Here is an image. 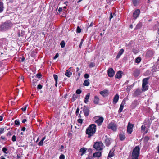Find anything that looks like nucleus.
I'll list each match as a JSON object with an SVG mask.
<instances>
[{"mask_svg": "<svg viewBox=\"0 0 159 159\" xmlns=\"http://www.w3.org/2000/svg\"><path fill=\"white\" fill-rule=\"evenodd\" d=\"M96 130V126L94 124L90 125L86 129L85 133L88 135V137L90 138L95 133Z\"/></svg>", "mask_w": 159, "mask_h": 159, "instance_id": "1", "label": "nucleus"}, {"mask_svg": "<svg viewBox=\"0 0 159 159\" xmlns=\"http://www.w3.org/2000/svg\"><path fill=\"white\" fill-rule=\"evenodd\" d=\"M13 25L12 23L9 20L2 22L0 28L1 31H6L11 28Z\"/></svg>", "mask_w": 159, "mask_h": 159, "instance_id": "2", "label": "nucleus"}, {"mask_svg": "<svg viewBox=\"0 0 159 159\" xmlns=\"http://www.w3.org/2000/svg\"><path fill=\"white\" fill-rule=\"evenodd\" d=\"M140 150V148L138 146H136L133 149L131 156L132 159H138L139 154Z\"/></svg>", "mask_w": 159, "mask_h": 159, "instance_id": "3", "label": "nucleus"}, {"mask_svg": "<svg viewBox=\"0 0 159 159\" xmlns=\"http://www.w3.org/2000/svg\"><path fill=\"white\" fill-rule=\"evenodd\" d=\"M117 128V124L114 121L111 122L108 126V129H111L114 132L116 131Z\"/></svg>", "mask_w": 159, "mask_h": 159, "instance_id": "4", "label": "nucleus"}, {"mask_svg": "<svg viewBox=\"0 0 159 159\" xmlns=\"http://www.w3.org/2000/svg\"><path fill=\"white\" fill-rule=\"evenodd\" d=\"M103 143L101 142H96L93 145V147L97 150H101L103 149Z\"/></svg>", "mask_w": 159, "mask_h": 159, "instance_id": "5", "label": "nucleus"}, {"mask_svg": "<svg viewBox=\"0 0 159 159\" xmlns=\"http://www.w3.org/2000/svg\"><path fill=\"white\" fill-rule=\"evenodd\" d=\"M93 120L95 121V122L97 124L98 126L102 125V123L104 119L102 117L100 116H96L93 118Z\"/></svg>", "mask_w": 159, "mask_h": 159, "instance_id": "6", "label": "nucleus"}, {"mask_svg": "<svg viewBox=\"0 0 159 159\" xmlns=\"http://www.w3.org/2000/svg\"><path fill=\"white\" fill-rule=\"evenodd\" d=\"M83 109L84 116L85 117L88 116L89 115L90 111L89 107L85 105L83 107Z\"/></svg>", "mask_w": 159, "mask_h": 159, "instance_id": "7", "label": "nucleus"}, {"mask_svg": "<svg viewBox=\"0 0 159 159\" xmlns=\"http://www.w3.org/2000/svg\"><path fill=\"white\" fill-rule=\"evenodd\" d=\"M152 120L151 118H146L144 120L143 124L145 125H146V127H147L148 128H149L150 127V125L152 123Z\"/></svg>", "mask_w": 159, "mask_h": 159, "instance_id": "8", "label": "nucleus"}, {"mask_svg": "<svg viewBox=\"0 0 159 159\" xmlns=\"http://www.w3.org/2000/svg\"><path fill=\"white\" fill-rule=\"evenodd\" d=\"M134 126V125L131 124L129 122L128 123L127 128V132L128 134H131Z\"/></svg>", "mask_w": 159, "mask_h": 159, "instance_id": "9", "label": "nucleus"}, {"mask_svg": "<svg viewBox=\"0 0 159 159\" xmlns=\"http://www.w3.org/2000/svg\"><path fill=\"white\" fill-rule=\"evenodd\" d=\"M115 74V71L112 68H110L108 70V75L110 77H113Z\"/></svg>", "mask_w": 159, "mask_h": 159, "instance_id": "10", "label": "nucleus"}, {"mask_svg": "<svg viewBox=\"0 0 159 159\" xmlns=\"http://www.w3.org/2000/svg\"><path fill=\"white\" fill-rule=\"evenodd\" d=\"M140 11L139 9H137L135 10L134 12L133 15V18L136 19L138 17L140 14Z\"/></svg>", "mask_w": 159, "mask_h": 159, "instance_id": "11", "label": "nucleus"}, {"mask_svg": "<svg viewBox=\"0 0 159 159\" xmlns=\"http://www.w3.org/2000/svg\"><path fill=\"white\" fill-rule=\"evenodd\" d=\"M140 74V70L139 69H134L133 70V75L135 77H138Z\"/></svg>", "mask_w": 159, "mask_h": 159, "instance_id": "12", "label": "nucleus"}, {"mask_svg": "<svg viewBox=\"0 0 159 159\" xmlns=\"http://www.w3.org/2000/svg\"><path fill=\"white\" fill-rule=\"evenodd\" d=\"M139 104L138 101L137 100H134L131 104V107L132 109H134Z\"/></svg>", "mask_w": 159, "mask_h": 159, "instance_id": "13", "label": "nucleus"}, {"mask_svg": "<svg viewBox=\"0 0 159 159\" xmlns=\"http://www.w3.org/2000/svg\"><path fill=\"white\" fill-rule=\"evenodd\" d=\"M125 101V99L123 100L118 111L119 113H120L122 111Z\"/></svg>", "mask_w": 159, "mask_h": 159, "instance_id": "14", "label": "nucleus"}, {"mask_svg": "<svg viewBox=\"0 0 159 159\" xmlns=\"http://www.w3.org/2000/svg\"><path fill=\"white\" fill-rule=\"evenodd\" d=\"M141 93V91L139 89H137L134 92L133 94V96L134 97H137L138 96L140 95Z\"/></svg>", "mask_w": 159, "mask_h": 159, "instance_id": "15", "label": "nucleus"}, {"mask_svg": "<svg viewBox=\"0 0 159 159\" xmlns=\"http://www.w3.org/2000/svg\"><path fill=\"white\" fill-rule=\"evenodd\" d=\"M123 72L121 71H118L115 75V78L117 79H120L121 78Z\"/></svg>", "mask_w": 159, "mask_h": 159, "instance_id": "16", "label": "nucleus"}, {"mask_svg": "<svg viewBox=\"0 0 159 159\" xmlns=\"http://www.w3.org/2000/svg\"><path fill=\"white\" fill-rule=\"evenodd\" d=\"M100 94L104 97L107 96L108 94V91L107 90L105 89L103 91H100Z\"/></svg>", "mask_w": 159, "mask_h": 159, "instance_id": "17", "label": "nucleus"}, {"mask_svg": "<svg viewBox=\"0 0 159 159\" xmlns=\"http://www.w3.org/2000/svg\"><path fill=\"white\" fill-rule=\"evenodd\" d=\"M119 99V96L118 94H116L114 97L113 100V103L114 104H116L118 101Z\"/></svg>", "mask_w": 159, "mask_h": 159, "instance_id": "18", "label": "nucleus"}, {"mask_svg": "<svg viewBox=\"0 0 159 159\" xmlns=\"http://www.w3.org/2000/svg\"><path fill=\"white\" fill-rule=\"evenodd\" d=\"M124 51V50L123 48L120 49L118 52V54L116 56V59H119L120 57V56L123 54Z\"/></svg>", "mask_w": 159, "mask_h": 159, "instance_id": "19", "label": "nucleus"}, {"mask_svg": "<svg viewBox=\"0 0 159 159\" xmlns=\"http://www.w3.org/2000/svg\"><path fill=\"white\" fill-rule=\"evenodd\" d=\"M93 157L94 158L97 157L99 158L102 156V153L101 152L98 151L94 153L93 154Z\"/></svg>", "mask_w": 159, "mask_h": 159, "instance_id": "20", "label": "nucleus"}, {"mask_svg": "<svg viewBox=\"0 0 159 159\" xmlns=\"http://www.w3.org/2000/svg\"><path fill=\"white\" fill-rule=\"evenodd\" d=\"M147 127L146 125H142L141 127V130L144 132L145 134L147 133L148 132V129L146 128Z\"/></svg>", "mask_w": 159, "mask_h": 159, "instance_id": "21", "label": "nucleus"}, {"mask_svg": "<svg viewBox=\"0 0 159 159\" xmlns=\"http://www.w3.org/2000/svg\"><path fill=\"white\" fill-rule=\"evenodd\" d=\"M87 150V148H86L83 147L81 148L80 150V152L82 153L80 155L82 156L85 153Z\"/></svg>", "mask_w": 159, "mask_h": 159, "instance_id": "22", "label": "nucleus"}, {"mask_svg": "<svg viewBox=\"0 0 159 159\" xmlns=\"http://www.w3.org/2000/svg\"><path fill=\"white\" fill-rule=\"evenodd\" d=\"M142 25H143L142 22H139L136 25L135 28H134V30L140 29L142 27Z\"/></svg>", "mask_w": 159, "mask_h": 159, "instance_id": "23", "label": "nucleus"}, {"mask_svg": "<svg viewBox=\"0 0 159 159\" xmlns=\"http://www.w3.org/2000/svg\"><path fill=\"white\" fill-rule=\"evenodd\" d=\"M4 9L3 3L0 0V13H2Z\"/></svg>", "mask_w": 159, "mask_h": 159, "instance_id": "24", "label": "nucleus"}, {"mask_svg": "<svg viewBox=\"0 0 159 159\" xmlns=\"http://www.w3.org/2000/svg\"><path fill=\"white\" fill-rule=\"evenodd\" d=\"M149 79V77H147L143 79L142 80V84H143L144 85L145 84H148Z\"/></svg>", "mask_w": 159, "mask_h": 159, "instance_id": "25", "label": "nucleus"}, {"mask_svg": "<svg viewBox=\"0 0 159 159\" xmlns=\"http://www.w3.org/2000/svg\"><path fill=\"white\" fill-rule=\"evenodd\" d=\"M90 97V93H88L85 96L84 102L85 103H87L89 101V99Z\"/></svg>", "mask_w": 159, "mask_h": 159, "instance_id": "26", "label": "nucleus"}, {"mask_svg": "<svg viewBox=\"0 0 159 159\" xmlns=\"http://www.w3.org/2000/svg\"><path fill=\"white\" fill-rule=\"evenodd\" d=\"M148 87L147 85V84H145L144 85L143 84H142V90L143 91H146L148 90Z\"/></svg>", "mask_w": 159, "mask_h": 159, "instance_id": "27", "label": "nucleus"}, {"mask_svg": "<svg viewBox=\"0 0 159 159\" xmlns=\"http://www.w3.org/2000/svg\"><path fill=\"white\" fill-rule=\"evenodd\" d=\"M120 139L121 141H123L125 139V136L124 133H121L119 135Z\"/></svg>", "mask_w": 159, "mask_h": 159, "instance_id": "28", "label": "nucleus"}, {"mask_svg": "<svg viewBox=\"0 0 159 159\" xmlns=\"http://www.w3.org/2000/svg\"><path fill=\"white\" fill-rule=\"evenodd\" d=\"M72 72H70L69 70H66V72L65 73V75L68 77H70L72 75Z\"/></svg>", "mask_w": 159, "mask_h": 159, "instance_id": "29", "label": "nucleus"}, {"mask_svg": "<svg viewBox=\"0 0 159 159\" xmlns=\"http://www.w3.org/2000/svg\"><path fill=\"white\" fill-rule=\"evenodd\" d=\"M109 138H107L105 140V143L106 146H108L110 145L111 142Z\"/></svg>", "mask_w": 159, "mask_h": 159, "instance_id": "30", "label": "nucleus"}, {"mask_svg": "<svg viewBox=\"0 0 159 159\" xmlns=\"http://www.w3.org/2000/svg\"><path fill=\"white\" fill-rule=\"evenodd\" d=\"M99 99L98 97L97 96H95L94 98L93 102L95 104H98L99 101Z\"/></svg>", "mask_w": 159, "mask_h": 159, "instance_id": "31", "label": "nucleus"}, {"mask_svg": "<svg viewBox=\"0 0 159 159\" xmlns=\"http://www.w3.org/2000/svg\"><path fill=\"white\" fill-rule=\"evenodd\" d=\"M78 97V96L77 94H73L71 98V101L72 102H74L77 99Z\"/></svg>", "mask_w": 159, "mask_h": 159, "instance_id": "32", "label": "nucleus"}, {"mask_svg": "<svg viewBox=\"0 0 159 159\" xmlns=\"http://www.w3.org/2000/svg\"><path fill=\"white\" fill-rule=\"evenodd\" d=\"M89 81V79L85 80L83 83V85L86 86H88L90 84Z\"/></svg>", "mask_w": 159, "mask_h": 159, "instance_id": "33", "label": "nucleus"}, {"mask_svg": "<svg viewBox=\"0 0 159 159\" xmlns=\"http://www.w3.org/2000/svg\"><path fill=\"white\" fill-rule=\"evenodd\" d=\"M141 61V59L140 57H137L135 60V63H140Z\"/></svg>", "mask_w": 159, "mask_h": 159, "instance_id": "34", "label": "nucleus"}, {"mask_svg": "<svg viewBox=\"0 0 159 159\" xmlns=\"http://www.w3.org/2000/svg\"><path fill=\"white\" fill-rule=\"evenodd\" d=\"M114 151H113V152H112V150L110 151L108 154V157L111 158V157H113L114 156Z\"/></svg>", "mask_w": 159, "mask_h": 159, "instance_id": "35", "label": "nucleus"}, {"mask_svg": "<svg viewBox=\"0 0 159 159\" xmlns=\"http://www.w3.org/2000/svg\"><path fill=\"white\" fill-rule=\"evenodd\" d=\"M38 81V80L36 79H34L32 80V84L34 87H35L36 86L35 84Z\"/></svg>", "mask_w": 159, "mask_h": 159, "instance_id": "36", "label": "nucleus"}, {"mask_svg": "<svg viewBox=\"0 0 159 159\" xmlns=\"http://www.w3.org/2000/svg\"><path fill=\"white\" fill-rule=\"evenodd\" d=\"M24 34L25 31L23 30H21L20 32L19 31L18 33V37H20V36H22Z\"/></svg>", "mask_w": 159, "mask_h": 159, "instance_id": "37", "label": "nucleus"}, {"mask_svg": "<svg viewBox=\"0 0 159 159\" xmlns=\"http://www.w3.org/2000/svg\"><path fill=\"white\" fill-rule=\"evenodd\" d=\"M147 54L148 56L149 57H150L153 55V53L152 51H149L147 52Z\"/></svg>", "mask_w": 159, "mask_h": 159, "instance_id": "38", "label": "nucleus"}, {"mask_svg": "<svg viewBox=\"0 0 159 159\" xmlns=\"http://www.w3.org/2000/svg\"><path fill=\"white\" fill-rule=\"evenodd\" d=\"M65 41L64 40H62L60 43V45L62 48H63L65 47Z\"/></svg>", "mask_w": 159, "mask_h": 159, "instance_id": "39", "label": "nucleus"}, {"mask_svg": "<svg viewBox=\"0 0 159 159\" xmlns=\"http://www.w3.org/2000/svg\"><path fill=\"white\" fill-rule=\"evenodd\" d=\"M150 138L148 136H145L144 138V141L145 142H147L149 140Z\"/></svg>", "mask_w": 159, "mask_h": 159, "instance_id": "40", "label": "nucleus"}, {"mask_svg": "<svg viewBox=\"0 0 159 159\" xmlns=\"http://www.w3.org/2000/svg\"><path fill=\"white\" fill-rule=\"evenodd\" d=\"M15 124L17 126H19L20 122L19 120H16L14 122Z\"/></svg>", "mask_w": 159, "mask_h": 159, "instance_id": "41", "label": "nucleus"}, {"mask_svg": "<svg viewBox=\"0 0 159 159\" xmlns=\"http://www.w3.org/2000/svg\"><path fill=\"white\" fill-rule=\"evenodd\" d=\"M7 149L5 147H3L2 149V151L5 154H7L8 152H7Z\"/></svg>", "mask_w": 159, "mask_h": 159, "instance_id": "42", "label": "nucleus"}, {"mask_svg": "<svg viewBox=\"0 0 159 159\" xmlns=\"http://www.w3.org/2000/svg\"><path fill=\"white\" fill-rule=\"evenodd\" d=\"M81 29H80V28L79 27V26H77L76 29V33H79L81 32Z\"/></svg>", "mask_w": 159, "mask_h": 159, "instance_id": "43", "label": "nucleus"}, {"mask_svg": "<svg viewBox=\"0 0 159 159\" xmlns=\"http://www.w3.org/2000/svg\"><path fill=\"white\" fill-rule=\"evenodd\" d=\"M134 6H136L138 5V0H132Z\"/></svg>", "mask_w": 159, "mask_h": 159, "instance_id": "44", "label": "nucleus"}, {"mask_svg": "<svg viewBox=\"0 0 159 159\" xmlns=\"http://www.w3.org/2000/svg\"><path fill=\"white\" fill-rule=\"evenodd\" d=\"M95 66V63L94 62H91L89 64V67L90 68H92L94 67Z\"/></svg>", "mask_w": 159, "mask_h": 159, "instance_id": "45", "label": "nucleus"}, {"mask_svg": "<svg viewBox=\"0 0 159 159\" xmlns=\"http://www.w3.org/2000/svg\"><path fill=\"white\" fill-rule=\"evenodd\" d=\"M42 75L41 73H38L36 75V76L37 78H40L42 77Z\"/></svg>", "mask_w": 159, "mask_h": 159, "instance_id": "46", "label": "nucleus"}, {"mask_svg": "<svg viewBox=\"0 0 159 159\" xmlns=\"http://www.w3.org/2000/svg\"><path fill=\"white\" fill-rule=\"evenodd\" d=\"M65 156L63 154H61L59 156V159H65Z\"/></svg>", "mask_w": 159, "mask_h": 159, "instance_id": "47", "label": "nucleus"}, {"mask_svg": "<svg viewBox=\"0 0 159 159\" xmlns=\"http://www.w3.org/2000/svg\"><path fill=\"white\" fill-rule=\"evenodd\" d=\"M81 92H82V91L80 89H77L76 90V93L77 94H80L81 93Z\"/></svg>", "mask_w": 159, "mask_h": 159, "instance_id": "48", "label": "nucleus"}, {"mask_svg": "<svg viewBox=\"0 0 159 159\" xmlns=\"http://www.w3.org/2000/svg\"><path fill=\"white\" fill-rule=\"evenodd\" d=\"M11 140L13 142L16 141V136L15 135H14L13 136L12 139Z\"/></svg>", "mask_w": 159, "mask_h": 159, "instance_id": "49", "label": "nucleus"}, {"mask_svg": "<svg viewBox=\"0 0 159 159\" xmlns=\"http://www.w3.org/2000/svg\"><path fill=\"white\" fill-rule=\"evenodd\" d=\"M53 77L55 81H57L58 76L57 75L54 74L53 75Z\"/></svg>", "mask_w": 159, "mask_h": 159, "instance_id": "50", "label": "nucleus"}, {"mask_svg": "<svg viewBox=\"0 0 159 159\" xmlns=\"http://www.w3.org/2000/svg\"><path fill=\"white\" fill-rule=\"evenodd\" d=\"M83 120L82 119H78L77 120V121L78 123L80 124H82L83 122Z\"/></svg>", "mask_w": 159, "mask_h": 159, "instance_id": "51", "label": "nucleus"}, {"mask_svg": "<svg viewBox=\"0 0 159 159\" xmlns=\"http://www.w3.org/2000/svg\"><path fill=\"white\" fill-rule=\"evenodd\" d=\"M43 141L42 140H41L39 143L38 145L39 146H42L43 145Z\"/></svg>", "mask_w": 159, "mask_h": 159, "instance_id": "52", "label": "nucleus"}, {"mask_svg": "<svg viewBox=\"0 0 159 159\" xmlns=\"http://www.w3.org/2000/svg\"><path fill=\"white\" fill-rule=\"evenodd\" d=\"M42 85L39 84L38 85L37 88L39 89H41L42 88Z\"/></svg>", "mask_w": 159, "mask_h": 159, "instance_id": "53", "label": "nucleus"}, {"mask_svg": "<svg viewBox=\"0 0 159 159\" xmlns=\"http://www.w3.org/2000/svg\"><path fill=\"white\" fill-rule=\"evenodd\" d=\"M28 106V105H27L25 106L24 107H22L21 108V110H22L23 111H25L26 109V108H27V106Z\"/></svg>", "mask_w": 159, "mask_h": 159, "instance_id": "54", "label": "nucleus"}, {"mask_svg": "<svg viewBox=\"0 0 159 159\" xmlns=\"http://www.w3.org/2000/svg\"><path fill=\"white\" fill-rule=\"evenodd\" d=\"M79 110H80L79 108L78 107L77 108L75 112V114L76 116H77L78 115L79 112Z\"/></svg>", "mask_w": 159, "mask_h": 159, "instance_id": "55", "label": "nucleus"}, {"mask_svg": "<svg viewBox=\"0 0 159 159\" xmlns=\"http://www.w3.org/2000/svg\"><path fill=\"white\" fill-rule=\"evenodd\" d=\"M4 131V128H0V134H2L3 133Z\"/></svg>", "mask_w": 159, "mask_h": 159, "instance_id": "56", "label": "nucleus"}, {"mask_svg": "<svg viewBox=\"0 0 159 159\" xmlns=\"http://www.w3.org/2000/svg\"><path fill=\"white\" fill-rule=\"evenodd\" d=\"M84 41V39H82L81 40V41L80 42V45H79V47L81 48V46L82 45V44L83 43V42Z\"/></svg>", "mask_w": 159, "mask_h": 159, "instance_id": "57", "label": "nucleus"}, {"mask_svg": "<svg viewBox=\"0 0 159 159\" xmlns=\"http://www.w3.org/2000/svg\"><path fill=\"white\" fill-rule=\"evenodd\" d=\"M59 56V54L58 53H57L55 55V56L53 57V59H55L57 58Z\"/></svg>", "mask_w": 159, "mask_h": 159, "instance_id": "58", "label": "nucleus"}, {"mask_svg": "<svg viewBox=\"0 0 159 159\" xmlns=\"http://www.w3.org/2000/svg\"><path fill=\"white\" fill-rule=\"evenodd\" d=\"M89 77V75L88 74H85L84 75V77L85 78H88Z\"/></svg>", "mask_w": 159, "mask_h": 159, "instance_id": "59", "label": "nucleus"}, {"mask_svg": "<svg viewBox=\"0 0 159 159\" xmlns=\"http://www.w3.org/2000/svg\"><path fill=\"white\" fill-rule=\"evenodd\" d=\"M88 152L91 153L92 152L93 150L91 148H89L88 149Z\"/></svg>", "mask_w": 159, "mask_h": 159, "instance_id": "60", "label": "nucleus"}, {"mask_svg": "<svg viewBox=\"0 0 159 159\" xmlns=\"http://www.w3.org/2000/svg\"><path fill=\"white\" fill-rule=\"evenodd\" d=\"M94 158V157H93V156H88V157H87V158H88V159H91L92 158Z\"/></svg>", "mask_w": 159, "mask_h": 159, "instance_id": "61", "label": "nucleus"}, {"mask_svg": "<svg viewBox=\"0 0 159 159\" xmlns=\"http://www.w3.org/2000/svg\"><path fill=\"white\" fill-rule=\"evenodd\" d=\"M64 146L63 145H61V148H60V150H61V151H62V149H64Z\"/></svg>", "mask_w": 159, "mask_h": 159, "instance_id": "62", "label": "nucleus"}, {"mask_svg": "<svg viewBox=\"0 0 159 159\" xmlns=\"http://www.w3.org/2000/svg\"><path fill=\"white\" fill-rule=\"evenodd\" d=\"M7 136H11V134L10 132H9L7 134Z\"/></svg>", "mask_w": 159, "mask_h": 159, "instance_id": "63", "label": "nucleus"}, {"mask_svg": "<svg viewBox=\"0 0 159 159\" xmlns=\"http://www.w3.org/2000/svg\"><path fill=\"white\" fill-rule=\"evenodd\" d=\"M26 128L25 127H23L21 128V130L23 131H25V130Z\"/></svg>", "mask_w": 159, "mask_h": 159, "instance_id": "64", "label": "nucleus"}]
</instances>
